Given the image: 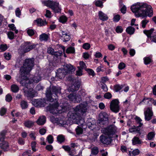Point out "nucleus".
I'll return each instance as SVG.
<instances>
[{
    "instance_id": "23",
    "label": "nucleus",
    "mask_w": 156,
    "mask_h": 156,
    "mask_svg": "<svg viewBox=\"0 0 156 156\" xmlns=\"http://www.w3.org/2000/svg\"><path fill=\"white\" fill-rule=\"evenodd\" d=\"M49 38V35L45 33H43L39 36V40L41 41H47Z\"/></svg>"
},
{
    "instance_id": "3",
    "label": "nucleus",
    "mask_w": 156,
    "mask_h": 156,
    "mask_svg": "<svg viewBox=\"0 0 156 156\" xmlns=\"http://www.w3.org/2000/svg\"><path fill=\"white\" fill-rule=\"evenodd\" d=\"M61 88L58 86H50L47 88L46 95L48 101L51 102L55 101V96L57 97L58 94L61 93Z\"/></svg>"
},
{
    "instance_id": "10",
    "label": "nucleus",
    "mask_w": 156,
    "mask_h": 156,
    "mask_svg": "<svg viewBox=\"0 0 156 156\" xmlns=\"http://www.w3.org/2000/svg\"><path fill=\"white\" fill-rule=\"evenodd\" d=\"M119 103V101L117 99H114L111 101L110 107L112 111L115 113H117L119 111L120 107Z\"/></svg>"
},
{
    "instance_id": "22",
    "label": "nucleus",
    "mask_w": 156,
    "mask_h": 156,
    "mask_svg": "<svg viewBox=\"0 0 156 156\" xmlns=\"http://www.w3.org/2000/svg\"><path fill=\"white\" fill-rule=\"evenodd\" d=\"M98 16L99 19L103 21H106L108 19L107 15L101 11L98 12Z\"/></svg>"
},
{
    "instance_id": "40",
    "label": "nucleus",
    "mask_w": 156,
    "mask_h": 156,
    "mask_svg": "<svg viewBox=\"0 0 156 156\" xmlns=\"http://www.w3.org/2000/svg\"><path fill=\"white\" fill-rule=\"evenodd\" d=\"M74 102L75 103H79L81 100V98L80 95L77 94L75 95V98L74 99Z\"/></svg>"
},
{
    "instance_id": "33",
    "label": "nucleus",
    "mask_w": 156,
    "mask_h": 156,
    "mask_svg": "<svg viewBox=\"0 0 156 156\" xmlns=\"http://www.w3.org/2000/svg\"><path fill=\"white\" fill-rule=\"evenodd\" d=\"M7 133V131L3 130L0 133V141H2L4 140L5 136Z\"/></svg>"
},
{
    "instance_id": "5",
    "label": "nucleus",
    "mask_w": 156,
    "mask_h": 156,
    "mask_svg": "<svg viewBox=\"0 0 156 156\" xmlns=\"http://www.w3.org/2000/svg\"><path fill=\"white\" fill-rule=\"evenodd\" d=\"M42 3L44 4L45 5L51 8L55 13H58L61 12V9L59 5V3L58 2L48 0L43 1Z\"/></svg>"
},
{
    "instance_id": "21",
    "label": "nucleus",
    "mask_w": 156,
    "mask_h": 156,
    "mask_svg": "<svg viewBox=\"0 0 156 156\" xmlns=\"http://www.w3.org/2000/svg\"><path fill=\"white\" fill-rule=\"evenodd\" d=\"M80 86V84L79 82H75L72 85L69 87L71 91L73 92L77 90Z\"/></svg>"
},
{
    "instance_id": "14",
    "label": "nucleus",
    "mask_w": 156,
    "mask_h": 156,
    "mask_svg": "<svg viewBox=\"0 0 156 156\" xmlns=\"http://www.w3.org/2000/svg\"><path fill=\"white\" fill-rule=\"evenodd\" d=\"M100 140L103 144L108 145L111 144L112 139L111 137L101 135L100 137Z\"/></svg>"
},
{
    "instance_id": "61",
    "label": "nucleus",
    "mask_w": 156,
    "mask_h": 156,
    "mask_svg": "<svg viewBox=\"0 0 156 156\" xmlns=\"http://www.w3.org/2000/svg\"><path fill=\"white\" fill-rule=\"evenodd\" d=\"M62 54V52L61 51L54 52L53 55H54L55 56L56 58H58Z\"/></svg>"
},
{
    "instance_id": "32",
    "label": "nucleus",
    "mask_w": 156,
    "mask_h": 156,
    "mask_svg": "<svg viewBox=\"0 0 156 156\" xmlns=\"http://www.w3.org/2000/svg\"><path fill=\"white\" fill-rule=\"evenodd\" d=\"M2 141V142L0 144V147L2 149L5 150L9 146L8 143L4 140Z\"/></svg>"
},
{
    "instance_id": "49",
    "label": "nucleus",
    "mask_w": 156,
    "mask_h": 156,
    "mask_svg": "<svg viewBox=\"0 0 156 156\" xmlns=\"http://www.w3.org/2000/svg\"><path fill=\"white\" fill-rule=\"evenodd\" d=\"M120 19V16L119 15H116L114 16L113 19V21L117 22H118Z\"/></svg>"
},
{
    "instance_id": "8",
    "label": "nucleus",
    "mask_w": 156,
    "mask_h": 156,
    "mask_svg": "<svg viewBox=\"0 0 156 156\" xmlns=\"http://www.w3.org/2000/svg\"><path fill=\"white\" fill-rule=\"evenodd\" d=\"M36 46V45L34 44H31L30 42H27L21 45L20 47V50L19 49V51L20 52V51L22 50V54H23L34 48Z\"/></svg>"
},
{
    "instance_id": "2",
    "label": "nucleus",
    "mask_w": 156,
    "mask_h": 156,
    "mask_svg": "<svg viewBox=\"0 0 156 156\" xmlns=\"http://www.w3.org/2000/svg\"><path fill=\"white\" fill-rule=\"evenodd\" d=\"M87 105V102L85 101L76 106L74 108V112L72 114L71 117L77 120V124L83 125L85 123L84 119L82 116H84L86 115Z\"/></svg>"
},
{
    "instance_id": "64",
    "label": "nucleus",
    "mask_w": 156,
    "mask_h": 156,
    "mask_svg": "<svg viewBox=\"0 0 156 156\" xmlns=\"http://www.w3.org/2000/svg\"><path fill=\"white\" fill-rule=\"evenodd\" d=\"M126 67L125 64L123 62L120 63L118 66V68L120 70Z\"/></svg>"
},
{
    "instance_id": "26",
    "label": "nucleus",
    "mask_w": 156,
    "mask_h": 156,
    "mask_svg": "<svg viewBox=\"0 0 156 156\" xmlns=\"http://www.w3.org/2000/svg\"><path fill=\"white\" fill-rule=\"evenodd\" d=\"M132 143L133 145H135L141 144V141L139 138L137 136H134L132 140Z\"/></svg>"
},
{
    "instance_id": "55",
    "label": "nucleus",
    "mask_w": 156,
    "mask_h": 156,
    "mask_svg": "<svg viewBox=\"0 0 156 156\" xmlns=\"http://www.w3.org/2000/svg\"><path fill=\"white\" fill-rule=\"evenodd\" d=\"M56 122L58 124L63 125L64 124V121L60 118H56L55 119Z\"/></svg>"
},
{
    "instance_id": "51",
    "label": "nucleus",
    "mask_w": 156,
    "mask_h": 156,
    "mask_svg": "<svg viewBox=\"0 0 156 156\" xmlns=\"http://www.w3.org/2000/svg\"><path fill=\"white\" fill-rule=\"evenodd\" d=\"M154 133L153 132H151L148 133L147 138L149 140H151L154 136Z\"/></svg>"
},
{
    "instance_id": "15",
    "label": "nucleus",
    "mask_w": 156,
    "mask_h": 156,
    "mask_svg": "<svg viewBox=\"0 0 156 156\" xmlns=\"http://www.w3.org/2000/svg\"><path fill=\"white\" fill-rule=\"evenodd\" d=\"M65 71L66 73V74L72 73L75 71V68L71 64H66L64 66L63 69Z\"/></svg>"
},
{
    "instance_id": "29",
    "label": "nucleus",
    "mask_w": 156,
    "mask_h": 156,
    "mask_svg": "<svg viewBox=\"0 0 156 156\" xmlns=\"http://www.w3.org/2000/svg\"><path fill=\"white\" fill-rule=\"evenodd\" d=\"M24 124L25 127L30 128L34 125V122L30 120H27L24 122Z\"/></svg>"
},
{
    "instance_id": "54",
    "label": "nucleus",
    "mask_w": 156,
    "mask_h": 156,
    "mask_svg": "<svg viewBox=\"0 0 156 156\" xmlns=\"http://www.w3.org/2000/svg\"><path fill=\"white\" fill-rule=\"evenodd\" d=\"M86 70L87 72L89 75H91L93 76H94L95 75L94 72L92 69H89Z\"/></svg>"
},
{
    "instance_id": "13",
    "label": "nucleus",
    "mask_w": 156,
    "mask_h": 156,
    "mask_svg": "<svg viewBox=\"0 0 156 156\" xmlns=\"http://www.w3.org/2000/svg\"><path fill=\"white\" fill-rule=\"evenodd\" d=\"M154 31V29L151 28L149 30H144V33L147 35L148 38H151L153 41L156 43V32H154L153 35H151Z\"/></svg>"
},
{
    "instance_id": "42",
    "label": "nucleus",
    "mask_w": 156,
    "mask_h": 156,
    "mask_svg": "<svg viewBox=\"0 0 156 156\" xmlns=\"http://www.w3.org/2000/svg\"><path fill=\"white\" fill-rule=\"evenodd\" d=\"M149 22L148 20H147V19H144V20H142L141 23V26L143 28H144L146 27V25Z\"/></svg>"
},
{
    "instance_id": "58",
    "label": "nucleus",
    "mask_w": 156,
    "mask_h": 156,
    "mask_svg": "<svg viewBox=\"0 0 156 156\" xmlns=\"http://www.w3.org/2000/svg\"><path fill=\"white\" fill-rule=\"evenodd\" d=\"M67 20V18L65 16H62L60 17L59 21L62 23H64Z\"/></svg>"
},
{
    "instance_id": "31",
    "label": "nucleus",
    "mask_w": 156,
    "mask_h": 156,
    "mask_svg": "<svg viewBox=\"0 0 156 156\" xmlns=\"http://www.w3.org/2000/svg\"><path fill=\"white\" fill-rule=\"evenodd\" d=\"M33 82L35 83H37L41 80V76L37 74H35L33 78Z\"/></svg>"
},
{
    "instance_id": "6",
    "label": "nucleus",
    "mask_w": 156,
    "mask_h": 156,
    "mask_svg": "<svg viewBox=\"0 0 156 156\" xmlns=\"http://www.w3.org/2000/svg\"><path fill=\"white\" fill-rule=\"evenodd\" d=\"M58 99L55 98V101L53 102L54 103L52 105H50V106L48 107V109L49 110L50 112L53 114L58 115L59 114H61L62 112V111L59 110L58 103L57 102Z\"/></svg>"
},
{
    "instance_id": "62",
    "label": "nucleus",
    "mask_w": 156,
    "mask_h": 156,
    "mask_svg": "<svg viewBox=\"0 0 156 156\" xmlns=\"http://www.w3.org/2000/svg\"><path fill=\"white\" fill-rule=\"evenodd\" d=\"M15 13L16 16L20 17V16L21 15V12L19 8H16V10L15 11Z\"/></svg>"
},
{
    "instance_id": "24",
    "label": "nucleus",
    "mask_w": 156,
    "mask_h": 156,
    "mask_svg": "<svg viewBox=\"0 0 156 156\" xmlns=\"http://www.w3.org/2000/svg\"><path fill=\"white\" fill-rule=\"evenodd\" d=\"M34 22H36L37 25L39 26H44L47 24V22L45 20H43L41 18L35 20Z\"/></svg>"
},
{
    "instance_id": "12",
    "label": "nucleus",
    "mask_w": 156,
    "mask_h": 156,
    "mask_svg": "<svg viewBox=\"0 0 156 156\" xmlns=\"http://www.w3.org/2000/svg\"><path fill=\"white\" fill-rule=\"evenodd\" d=\"M99 123L101 125H106L108 124V118L105 113H101L99 119Z\"/></svg>"
},
{
    "instance_id": "59",
    "label": "nucleus",
    "mask_w": 156,
    "mask_h": 156,
    "mask_svg": "<svg viewBox=\"0 0 156 156\" xmlns=\"http://www.w3.org/2000/svg\"><path fill=\"white\" fill-rule=\"evenodd\" d=\"M116 32L118 33H121L123 31V29L122 27L120 26H117L115 30Z\"/></svg>"
},
{
    "instance_id": "45",
    "label": "nucleus",
    "mask_w": 156,
    "mask_h": 156,
    "mask_svg": "<svg viewBox=\"0 0 156 156\" xmlns=\"http://www.w3.org/2000/svg\"><path fill=\"white\" fill-rule=\"evenodd\" d=\"M47 139L49 144H52L53 142V138L51 135H49L47 138Z\"/></svg>"
},
{
    "instance_id": "34",
    "label": "nucleus",
    "mask_w": 156,
    "mask_h": 156,
    "mask_svg": "<svg viewBox=\"0 0 156 156\" xmlns=\"http://www.w3.org/2000/svg\"><path fill=\"white\" fill-rule=\"evenodd\" d=\"M124 87L123 85L116 84L114 86V90L116 92H118L121 90Z\"/></svg>"
},
{
    "instance_id": "30",
    "label": "nucleus",
    "mask_w": 156,
    "mask_h": 156,
    "mask_svg": "<svg viewBox=\"0 0 156 156\" xmlns=\"http://www.w3.org/2000/svg\"><path fill=\"white\" fill-rule=\"evenodd\" d=\"M143 59L144 63L146 65L150 64L152 62V58L150 57H145Z\"/></svg>"
},
{
    "instance_id": "37",
    "label": "nucleus",
    "mask_w": 156,
    "mask_h": 156,
    "mask_svg": "<svg viewBox=\"0 0 156 156\" xmlns=\"http://www.w3.org/2000/svg\"><path fill=\"white\" fill-rule=\"evenodd\" d=\"M57 140L58 142L60 143L64 142L65 138L64 136L62 135H59L57 137Z\"/></svg>"
},
{
    "instance_id": "41",
    "label": "nucleus",
    "mask_w": 156,
    "mask_h": 156,
    "mask_svg": "<svg viewBox=\"0 0 156 156\" xmlns=\"http://www.w3.org/2000/svg\"><path fill=\"white\" fill-rule=\"evenodd\" d=\"M80 67H79L80 68L82 69H84L85 70H87V66L85 63L83 61H80Z\"/></svg>"
},
{
    "instance_id": "60",
    "label": "nucleus",
    "mask_w": 156,
    "mask_h": 156,
    "mask_svg": "<svg viewBox=\"0 0 156 156\" xmlns=\"http://www.w3.org/2000/svg\"><path fill=\"white\" fill-rule=\"evenodd\" d=\"M54 52V49L52 48L49 47L48 48L47 52L48 53L53 55Z\"/></svg>"
},
{
    "instance_id": "57",
    "label": "nucleus",
    "mask_w": 156,
    "mask_h": 156,
    "mask_svg": "<svg viewBox=\"0 0 156 156\" xmlns=\"http://www.w3.org/2000/svg\"><path fill=\"white\" fill-rule=\"evenodd\" d=\"M8 48V47L6 44H1L0 46V49L2 51H4Z\"/></svg>"
},
{
    "instance_id": "56",
    "label": "nucleus",
    "mask_w": 156,
    "mask_h": 156,
    "mask_svg": "<svg viewBox=\"0 0 156 156\" xmlns=\"http://www.w3.org/2000/svg\"><path fill=\"white\" fill-rule=\"evenodd\" d=\"M8 36L10 39H12L14 38V34L12 31L9 32L8 33Z\"/></svg>"
},
{
    "instance_id": "38",
    "label": "nucleus",
    "mask_w": 156,
    "mask_h": 156,
    "mask_svg": "<svg viewBox=\"0 0 156 156\" xmlns=\"http://www.w3.org/2000/svg\"><path fill=\"white\" fill-rule=\"evenodd\" d=\"M150 99H151V98H144L143 100L140 102L139 104H140L143 102L147 104H149V102L150 101L151 102V101Z\"/></svg>"
},
{
    "instance_id": "36",
    "label": "nucleus",
    "mask_w": 156,
    "mask_h": 156,
    "mask_svg": "<svg viewBox=\"0 0 156 156\" xmlns=\"http://www.w3.org/2000/svg\"><path fill=\"white\" fill-rule=\"evenodd\" d=\"M91 154L92 155H96L99 152V150L97 147H94L91 149Z\"/></svg>"
},
{
    "instance_id": "16",
    "label": "nucleus",
    "mask_w": 156,
    "mask_h": 156,
    "mask_svg": "<svg viewBox=\"0 0 156 156\" xmlns=\"http://www.w3.org/2000/svg\"><path fill=\"white\" fill-rule=\"evenodd\" d=\"M24 95L27 97L33 98L35 96L36 92L32 88L29 90H25L24 91Z\"/></svg>"
},
{
    "instance_id": "53",
    "label": "nucleus",
    "mask_w": 156,
    "mask_h": 156,
    "mask_svg": "<svg viewBox=\"0 0 156 156\" xmlns=\"http://www.w3.org/2000/svg\"><path fill=\"white\" fill-rule=\"evenodd\" d=\"M5 58L8 60H9L11 58V54L9 53H5L4 55Z\"/></svg>"
},
{
    "instance_id": "18",
    "label": "nucleus",
    "mask_w": 156,
    "mask_h": 156,
    "mask_svg": "<svg viewBox=\"0 0 156 156\" xmlns=\"http://www.w3.org/2000/svg\"><path fill=\"white\" fill-rule=\"evenodd\" d=\"M59 33V36L61 37L63 41L66 42L70 39V37L66 32L61 31Z\"/></svg>"
},
{
    "instance_id": "17",
    "label": "nucleus",
    "mask_w": 156,
    "mask_h": 156,
    "mask_svg": "<svg viewBox=\"0 0 156 156\" xmlns=\"http://www.w3.org/2000/svg\"><path fill=\"white\" fill-rule=\"evenodd\" d=\"M33 105L35 107L44 106L45 103L44 99H37L34 100L32 102Z\"/></svg>"
},
{
    "instance_id": "19",
    "label": "nucleus",
    "mask_w": 156,
    "mask_h": 156,
    "mask_svg": "<svg viewBox=\"0 0 156 156\" xmlns=\"http://www.w3.org/2000/svg\"><path fill=\"white\" fill-rule=\"evenodd\" d=\"M66 74V73L63 69H59L56 72V76L59 79H62L64 78Z\"/></svg>"
},
{
    "instance_id": "35",
    "label": "nucleus",
    "mask_w": 156,
    "mask_h": 156,
    "mask_svg": "<svg viewBox=\"0 0 156 156\" xmlns=\"http://www.w3.org/2000/svg\"><path fill=\"white\" fill-rule=\"evenodd\" d=\"M11 90L12 92L16 93L18 92L19 89L18 86L16 84H13L11 86Z\"/></svg>"
},
{
    "instance_id": "27",
    "label": "nucleus",
    "mask_w": 156,
    "mask_h": 156,
    "mask_svg": "<svg viewBox=\"0 0 156 156\" xmlns=\"http://www.w3.org/2000/svg\"><path fill=\"white\" fill-rule=\"evenodd\" d=\"M20 105L21 108L23 109H27L28 106L27 102L24 100H22L21 101Z\"/></svg>"
},
{
    "instance_id": "28",
    "label": "nucleus",
    "mask_w": 156,
    "mask_h": 156,
    "mask_svg": "<svg viewBox=\"0 0 156 156\" xmlns=\"http://www.w3.org/2000/svg\"><path fill=\"white\" fill-rule=\"evenodd\" d=\"M126 31L128 34L132 35L134 33L135 29L132 27L129 26L126 28Z\"/></svg>"
},
{
    "instance_id": "9",
    "label": "nucleus",
    "mask_w": 156,
    "mask_h": 156,
    "mask_svg": "<svg viewBox=\"0 0 156 156\" xmlns=\"http://www.w3.org/2000/svg\"><path fill=\"white\" fill-rule=\"evenodd\" d=\"M116 130L115 126L113 125H111L103 129L102 131L103 133L105 135L108 136H113L115 134Z\"/></svg>"
},
{
    "instance_id": "11",
    "label": "nucleus",
    "mask_w": 156,
    "mask_h": 156,
    "mask_svg": "<svg viewBox=\"0 0 156 156\" xmlns=\"http://www.w3.org/2000/svg\"><path fill=\"white\" fill-rule=\"evenodd\" d=\"M144 115L145 121H149L152 118L153 113L151 108H147L144 109Z\"/></svg>"
},
{
    "instance_id": "46",
    "label": "nucleus",
    "mask_w": 156,
    "mask_h": 156,
    "mask_svg": "<svg viewBox=\"0 0 156 156\" xmlns=\"http://www.w3.org/2000/svg\"><path fill=\"white\" fill-rule=\"evenodd\" d=\"M138 127L137 126H134L133 128H131L129 129V131L130 132H134L135 131L139 132L140 130L139 128H137Z\"/></svg>"
},
{
    "instance_id": "1",
    "label": "nucleus",
    "mask_w": 156,
    "mask_h": 156,
    "mask_svg": "<svg viewBox=\"0 0 156 156\" xmlns=\"http://www.w3.org/2000/svg\"><path fill=\"white\" fill-rule=\"evenodd\" d=\"M131 9L137 17H140L143 18L147 16L151 17L153 14L152 7L146 3H137L131 6Z\"/></svg>"
},
{
    "instance_id": "39",
    "label": "nucleus",
    "mask_w": 156,
    "mask_h": 156,
    "mask_svg": "<svg viewBox=\"0 0 156 156\" xmlns=\"http://www.w3.org/2000/svg\"><path fill=\"white\" fill-rule=\"evenodd\" d=\"M75 52V48L74 47H70L68 48L66 50V52L68 54L74 53Z\"/></svg>"
},
{
    "instance_id": "25",
    "label": "nucleus",
    "mask_w": 156,
    "mask_h": 156,
    "mask_svg": "<svg viewBox=\"0 0 156 156\" xmlns=\"http://www.w3.org/2000/svg\"><path fill=\"white\" fill-rule=\"evenodd\" d=\"M46 117L45 116H40L38 120L36 121L37 123L39 125H43L45 122Z\"/></svg>"
},
{
    "instance_id": "50",
    "label": "nucleus",
    "mask_w": 156,
    "mask_h": 156,
    "mask_svg": "<svg viewBox=\"0 0 156 156\" xmlns=\"http://www.w3.org/2000/svg\"><path fill=\"white\" fill-rule=\"evenodd\" d=\"M75 95L73 94H70L68 96V98L70 101L74 102Z\"/></svg>"
},
{
    "instance_id": "7",
    "label": "nucleus",
    "mask_w": 156,
    "mask_h": 156,
    "mask_svg": "<svg viewBox=\"0 0 156 156\" xmlns=\"http://www.w3.org/2000/svg\"><path fill=\"white\" fill-rule=\"evenodd\" d=\"M25 74L20 73V75L19 76L16 77V80L22 86H25L28 89V86L31 84V82L27 76L25 75Z\"/></svg>"
},
{
    "instance_id": "48",
    "label": "nucleus",
    "mask_w": 156,
    "mask_h": 156,
    "mask_svg": "<svg viewBox=\"0 0 156 156\" xmlns=\"http://www.w3.org/2000/svg\"><path fill=\"white\" fill-rule=\"evenodd\" d=\"M12 97L11 95L8 94L5 96V100L7 102H10L12 100Z\"/></svg>"
},
{
    "instance_id": "44",
    "label": "nucleus",
    "mask_w": 156,
    "mask_h": 156,
    "mask_svg": "<svg viewBox=\"0 0 156 156\" xmlns=\"http://www.w3.org/2000/svg\"><path fill=\"white\" fill-rule=\"evenodd\" d=\"M95 4L96 6L101 8H102L103 5V2L101 0H97L95 2Z\"/></svg>"
},
{
    "instance_id": "4",
    "label": "nucleus",
    "mask_w": 156,
    "mask_h": 156,
    "mask_svg": "<svg viewBox=\"0 0 156 156\" xmlns=\"http://www.w3.org/2000/svg\"><path fill=\"white\" fill-rule=\"evenodd\" d=\"M34 65V59L28 58L25 60L23 66L20 68V72L22 74H28Z\"/></svg>"
},
{
    "instance_id": "47",
    "label": "nucleus",
    "mask_w": 156,
    "mask_h": 156,
    "mask_svg": "<svg viewBox=\"0 0 156 156\" xmlns=\"http://www.w3.org/2000/svg\"><path fill=\"white\" fill-rule=\"evenodd\" d=\"M136 119L137 123L139 124V125L137 126L138 127H141L143 125V124L141 122L142 121L141 119L140 118L136 117Z\"/></svg>"
},
{
    "instance_id": "52",
    "label": "nucleus",
    "mask_w": 156,
    "mask_h": 156,
    "mask_svg": "<svg viewBox=\"0 0 156 156\" xmlns=\"http://www.w3.org/2000/svg\"><path fill=\"white\" fill-rule=\"evenodd\" d=\"M27 33L28 35L32 36L34 34V30L31 29H28L27 30Z\"/></svg>"
},
{
    "instance_id": "43",
    "label": "nucleus",
    "mask_w": 156,
    "mask_h": 156,
    "mask_svg": "<svg viewBox=\"0 0 156 156\" xmlns=\"http://www.w3.org/2000/svg\"><path fill=\"white\" fill-rule=\"evenodd\" d=\"M76 133L77 135H79L82 134L83 132V129L81 127L78 126L76 129Z\"/></svg>"
},
{
    "instance_id": "20",
    "label": "nucleus",
    "mask_w": 156,
    "mask_h": 156,
    "mask_svg": "<svg viewBox=\"0 0 156 156\" xmlns=\"http://www.w3.org/2000/svg\"><path fill=\"white\" fill-rule=\"evenodd\" d=\"M62 147L66 151H68L69 155L71 156H76L75 155L76 153L75 150H71L70 147L69 146H63Z\"/></svg>"
},
{
    "instance_id": "63",
    "label": "nucleus",
    "mask_w": 156,
    "mask_h": 156,
    "mask_svg": "<svg viewBox=\"0 0 156 156\" xmlns=\"http://www.w3.org/2000/svg\"><path fill=\"white\" fill-rule=\"evenodd\" d=\"M82 47L85 49L88 50L90 48V45L88 43H85L83 45Z\"/></svg>"
}]
</instances>
